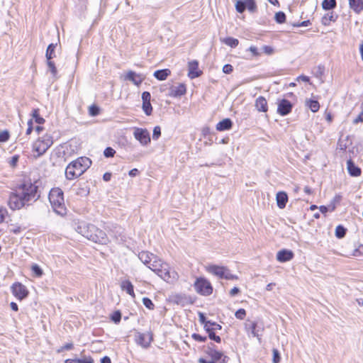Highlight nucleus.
I'll list each match as a JSON object with an SVG mask.
<instances>
[{
  "label": "nucleus",
  "instance_id": "f257e3e1",
  "mask_svg": "<svg viewBox=\"0 0 363 363\" xmlns=\"http://www.w3.org/2000/svg\"><path fill=\"white\" fill-rule=\"evenodd\" d=\"M38 186L30 182H25L18 186L17 190L11 192L8 200V206L12 211L20 210L30 202L36 201L40 198Z\"/></svg>",
  "mask_w": 363,
  "mask_h": 363
},
{
  "label": "nucleus",
  "instance_id": "f03ea898",
  "mask_svg": "<svg viewBox=\"0 0 363 363\" xmlns=\"http://www.w3.org/2000/svg\"><path fill=\"white\" fill-rule=\"evenodd\" d=\"M74 230L80 235L100 245H106L109 240L106 233L95 225L84 220H77L74 223Z\"/></svg>",
  "mask_w": 363,
  "mask_h": 363
},
{
  "label": "nucleus",
  "instance_id": "7ed1b4c3",
  "mask_svg": "<svg viewBox=\"0 0 363 363\" xmlns=\"http://www.w3.org/2000/svg\"><path fill=\"white\" fill-rule=\"evenodd\" d=\"M91 160L86 157H80L71 162L65 169V177L72 180L82 175L91 166Z\"/></svg>",
  "mask_w": 363,
  "mask_h": 363
},
{
  "label": "nucleus",
  "instance_id": "20e7f679",
  "mask_svg": "<svg viewBox=\"0 0 363 363\" xmlns=\"http://www.w3.org/2000/svg\"><path fill=\"white\" fill-rule=\"evenodd\" d=\"M48 199L53 211L58 215L64 216L67 213L65 204L63 191L58 188H52L49 193Z\"/></svg>",
  "mask_w": 363,
  "mask_h": 363
},
{
  "label": "nucleus",
  "instance_id": "39448f33",
  "mask_svg": "<svg viewBox=\"0 0 363 363\" xmlns=\"http://www.w3.org/2000/svg\"><path fill=\"white\" fill-rule=\"evenodd\" d=\"M195 291L202 296H209L213 292L211 284L205 278H197L194 284Z\"/></svg>",
  "mask_w": 363,
  "mask_h": 363
},
{
  "label": "nucleus",
  "instance_id": "423d86ee",
  "mask_svg": "<svg viewBox=\"0 0 363 363\" xmlns=\"http://www.w3.org/2000/svg\"><path fill=\"white\" fill-rule=\"evenodd\" d=\"M52 143V137L50 135L46 134L35 143L34 150L38 152L39 156L43 155Z\"/></svg>",
  "mask_w": 363,
  "mask_h": 363
},
{
  "label": "nucleus",
  "instance_id": "0eeeda50",
  "mask_svg": "<svg viewBox=\"0 0 363 363\" xmlns=\"http://www.w3.org/2000/svg\"><path fill=\"white\" fill-rule=\"evenodd\" d=\"M11 289L13 295L19 301L25 299L29 294V291L26 286L20 282L13 283Z\"/></svg>",
  "mask_w": 363,
  "mask_h": 363
},
{
  "label": "nucleus",
  "instance_id": "6e6552de",
  "mask_svg": "<svg viewBox=\"0 0 363 363\" xmlns=\"http://www.w3.org/2000/svg\"><path fill=\"white\" fill-rule=\"evenodd\" d=\"M133 135L140 143L145 146L150 143V133L145 128H135Z\"/></svg>",
  "mask_w": 363,
  "mask_h": 363
},
{
  "label": "nucleus",
  "instance_id": "1a4fd4ad",
  "mask_svg": "<svg viewBox=\"0 0 363 363\" xmlns=\"http://www.w3.org/2000/svg\"><path fill=\"white\" fill-rule=\"evenodd\" d=\"M277 105V113L283 116L291 113L293 108V104L286 99L279 100Z\"/></svg>",
  "mask_w": 363,
  "mask_h": 363
},
{
  "label": "nucleus",
  "instance_id": "9d476101",
  "mask_svg": "<svg viewBox=\"0 0 363 363\" xmlns=\"http://www.w3.org/2000/svg\"><path fill=\"white\" fill-rule=\"evenodd\" d=\"M152 340V336L150 333H138L135 336V341L138 345L143 348H148Z\"/></svg>",
  "mask_w": 363,
  "mask_h": 363
},
{
  "label": "nucleus",
  "instance_id": "9b49d317",
  "mask_svg": "<svg viewBox=\"0 0 363 363\" xmlns=\"http://www.w3.org/2000/svg\"><path fill=\"white\" fill-rule=\"evenodd\" d=\"M204 352L213 360L218 361L223 356V353L217 350L216 349V345L212 342L207 345Z\"/></svg>",
  "mask_w": 363,
  "mask_h": 363
},
{
  "label": "nucleus",
  "instance_id": "f8f14e48",
  "mask_svg": "<svg viewBox=\"0 0 363 363\" xmlns=\"http://www.w3.org/2000/svg\"><path fill=\"white\" fill-rule=\"evenodd\" d=\"M188 76L190 79H195L202 74V72L199 69V62L196 60H192L188 64Z\"/></svg>",
  "mask_w": 363,
  "mask_h": 363
},
{
  "label": "nucleus",
  "instance_id": "ddd939ff",
  "mask_svg": "<svg viewBox=\"0 0 363 363\" xmlns=\"http://www.w3.org/2000/svg\"><path fill=\"white\" fill-rule=\"evenodd\" d=\"M294 257V252L287 249H282L279 250L277 254V259L279 262H286L291 260Z\"/></svg>",
  "mask_w": 363,
  "mask_h": 363
},
{
  "label": "nucleus",
  "instance_id": "4468645a",
  "mask_svg": "<svg viewBox=\"0 0 363 363\" xmlns=\"http://www.w3.org/2000/svg\"><path fill=\"white\" fill-rule=\"evenodd\" d=\"M125 79L133 82L135 85L138 86L143 82L144 77L141 74H137L134 71L130 70L127 72L125 77Z\"/></svg>",
  "mask_w": 363,
  "mask_h": 363
},
{
  "label": "nucleus",
  "instance_id": "2eb2a0df",
  "mask_svg": "<svg viewBox=\"0 0 363 363\" xmlns=\"http://www.w3.org/2000/svg\"><path fill=\"white\" fill-rule=\"evenodd\" d=\"M347 169L351 177H357L362 174L361 168L357 166L352 159L347 161Z\"/></svg>",
  "mask_w": 363,
  "mask_h": 363
},
{
  "label": "nucleus",
  "instance_id": "dca6fc26",
  "mask_svg": "<svg viewBox=\"0 0 363 363\" xmlns=\"http://www.w3.org/2000/svg\"><path fill=\"white\" fill-rule=\"evenodd\" d=\"M156 274L166 281H169L170 279L172 278L169 265L167 263H164L163 266L159 269ZM172 274H173L172 277L174 278V274H176V273L172 272Z\"/></svg>",
  "mask_w": 363,
  "mask_h": 363
},
{
  "label": "nucleus",
  "instance_id": "f3484780",
  "mask_svg": "<svg viewBox=\"0 0 363 363\" xmlns=\"http://www.w3.org/2000/svg\"><path fill=\"white\" fill-rule=\"evenodd\" d=\"M186 89L184 84H179L178 86H172L169 89V95L172 97H179L186 94Z\"/></svg>",
  "mask_w": 363,
  "mask_h": 363
},
{
  "label": "nucleus",
  "instance_id": "a211bd4d",
  "mask_svg": "<svg viewBox=\"0 0 363 363\" xmlns=\"http://www.w3.org/2000/svg\"><path fill=\"white\" fill-rule=\"evenodd\" d=\"M155 256L154 254L147 251H142L138 254V258L147 267L150 264Z\"/></svg>",
  "mask_w": 363,
  "mask_h": 363
},
{
  "label": "nucleus",
  "instance_id": "6ab92c4d",
  "mask_svg": "<svg viewBox=\"0 0 363 363\" xmlns=\"http://www.w3.org/2000/svg\"><path fill=\"white\" fill-rule=\"evenodd\" d=\"M233 123L230 118H224L216 125V130L218 131H225L230 130L233 127Z\"/></svg>",
  "mask_w": 363,
  "mask_h": 363
},
{
  "label": "nucleus",
  "instance_id": "aec40b11",
  "mask_svg": "<svg viewBox=\"0 0 363 363\" xmlns=\"http://www.w3.org/2000/svg\"><path fill=\"white\" fill-rule=\"evenodd\" d=\"M276 200L277 206L279 208L283 209L285 208L286 203L288 201V195L284 191H279L277 194Z\"/></svg>",
  "mask_w": 363,
  "mask_h": 363
},
{
  "label": "nucleus",
  "instance_id": "412c9836",
  "mask_svg": "<svg viewBox=\"0 0 363 363\" xmlns=\"http://www.w3.org/2000/svg\"><path fill=\"white\" fill-rule=\"evenodd\" d=\"M225 267H220L213 264L208 267L207 271L209 273L218 277L220 279H223L225 272Z\"/></svg>",
  "mask_w": 363,
  "mask_h": 363
},
{
  "label": "nucleus",
  "instance_id": "4be33fe9",
  "mask_svg": "<svg viewBox=\"0 0 363 363\" xmlns=\"http://www.w3.org/2000/svg\"><path fill=\"white\" fill-rule=\"evenodd\" d=\"M255 107L259 112H267L268 110L267 101L266 99L262 96L255 100Z\"/></svg>",
  "mask_w": 363,
  "mask_h": 363
},
{
  "label": "nucleus",
  "instance_id": "5701e85b",
  "mask_svg": "<svg viewBox=\"0 0 363 363\" xmlns=\"http://www.w3.org/2000/svg\"><path fill=\"white\" fill-rule=\"evenodd\" d=\"M350 8L359 14L363 11V0H348Z\"/></svg>",
  "mask_w": 363,
  "mask_h": 363
},
{
  "label": "nucleus",
  "instance_id": "b1692460",
  "mask_svg": "<svg viewBox=\"0 0 363 363\" xmlns=\"http://www.w3.org/2000/svg\"><path fill=\"white\" fill-rule=\"evenodd\" d=\"M121 288L133 298H135L134 286L129 280L123 281L121 284Z\"/></svg>",
  "mask_w": 363,
  "mask_h": 363
},
{
  "label": "nucleus",
  "instance_id": "393cba45",
  "mask_svg": "<svg viewBox=\"0 0 363 363\" xmlns=\"http://www.w3.org/2000/svg\"><path fill=\"white\" fill-rule=\"evenodd\" d=\"M76 194L80 196H86L89 194V186L87 182L79 184Z\"/></svg>",
  "mask_w": 363,
  "mask_h": 363
},
{
  "label": "nucleus",
  "instance_id": "a878e982",
  "mask_svg": "<svg viewBox=\"0 0 363 363\" xmlns=\"http://www.w3.org/2000/svg\"><path fill=\"white\" fill-rule=\"evenodd\" d=\"M171 71L169 69H162L156 70L153 76L158 80L162 81L167 79V77L170 75Z\"/></svg>",
  "mask_w": 363,
  "mask_h": 363
},
{
  "label": "nucleus",
  "instance_id": "bb28decb",
  "mask_svg": "<svg viewBox=\"0 0 363 363\" xmlns=\"http://www.w3.org/2000/svg\"><path fill=\"white\" fill-rule=\"evenodd\" d=\"M164 262H162L160 259H159L157 256L152 259V262L150 265H147V267L150 269L154 272L157 273L160 267L163 266Z\"/></svg>",
  "mask_w": 363,
  "mask_h": 363
},
{
  "label": "nucleus",
  "instance_id": "cd10ccee",
  "mask_svg": "<svg viewBox=\"0 0 363 363\" xmlns=\"http://www.w3.org/2000/svg\"><path fill=\"white\" fill-rule=\"evenodd\" d=\"M57 46V43H50L46 50L45 57L47 60H51L52 59L56 57L55 54V48Z\"/></svg>",
  "mask_w": 363,
  "mask_h": 363
},
{
  "label": "nucleus",
  "instance_id": "c85d7f7f",
  "mask_svg": "<svg viewBox=\"0 0 363 363\" xmlns=\"http://www.w3.org/2000/svg\"><path fill=\"white\" fill-rule=\"evenodd\" d=\"M336 0H323L322 2V8L325 11H330L336 7Z\"/></svg>",
  "mask_w": 363,
  "mask_h": 363
},
{
  "label": "nucleus",
  "instance_id": "c756f323",
  "mask_svg": "<svg viewBox=\"0 0 363 363\" xmlns=\"http://www.w3.org/2000/svg\"><path fill=\"white\" fill-rule=\"evenodd\" d=\"M306 105L313 113L317 112L320 108V104L317 100L309 99L306 101Z\"/></svg>",
  "mask_w": 363,
  "mask_h": 363
},
{
  "label": "nucleus",
  "instance_id": "7c9ffc66",
  "mask_svg": "<svg viewBox=\"0 0 363 363\" xmlns=\"http://www.w3.org/2000/svg\"><path fill=\"white\" fill-rule=\"evenodd\" d=\"M31 116L33 118H34L35 123L38 124H43L45 121V120L40 116L38 108H34L32 111Z\"/></svg>",
  "mask_w": 363,
  "mask_h": 363
},
{
  "label": "nucleus",
  "instance_id": "2f4dec72",
  "mask_svg": "<svg viewBox=\"0 0 363 363\" xmlns=\"http://www.w3.org/2000/svg\"><path fill=\"white\" fill-rule=\"evenodd\" d=\"M347 233V228H345L343 225H339L335 228V236L339 238H343Z\"/></svg>",
  "mask_w": 363,
  "mask_h": 363
},
{
  "label": "nucleus",
  "instance_id": "473e14b6",
  "mask_svg": "<svg viewBox=\"0 0 363 363\" xmlns=\"http://www.w3.org/2000/svg\"><path fill=\"white\" fill-rule=\"evenodd\" d=\"M206 331L208 335L209 339H211V340H213L218 343H220L221 342L220 337L216 335V333L214 332L215 330H213V329H210V328H206Z\"/></svg>",
  "mask_w": 363,
  "mask_h": 363
},
{
  "label": "nucleus",
  "instance_id": "72a5a7b5",
  "mask_svg": "<svg viewBox=\"0 0 363 363\" xmlns=\"http://www.w3.org/2000/svg\"><path fill=\"white\" fill-rule=\"evenodd\" d=\"M223 42L230 46V48H235L238 45L239 41L238 39L233 37H228L223 40Z\"/></svg>",
  "mask_w": 363,
  "mask_h": 363
},
{
  "label": "nucleus",
  "instance_id": "f704fd0d",
  "mask_svg": "<svg viewBox=\"0 0 363 363\" xmlns=\"http://www.w3.org/2000/svg\"><path fill=\"white\" fill-rule=\"evenodd\" d=\"M245 9H248V11L251 13H254L257 10V5L255 0H245Z\"/></svg>",
  "mask_w": 363,
  "mask_h": 363
},
{
  "label": "nucleus",
  "instance_id": "c9c22d12",
  "mask_svg": "<svg viewBox=\"0 0 363 363\" xmlns=\"http://www.w3.org/2000/svg\"><path fill=\"white\" fill-rule=\"evenodd\" d=\"M286 14L283 11H279L275 13L274 19L277 23L281 24L286 21Z\"/></svg>",
  "mask_w": 363,
  "mask_h": 363
},
{
  "label": "nucleus",
  "instance_id": "e433bc0d",
  "mask_svg": "<svg viewBox=\"0 0 363 363\" xmlns=\"http://www.w3.org/2000/svg\"><path fill=\"white\" fill-rule=\"evenodd\" d=\"M142 108L147 116H150L152 113V106L150 101L143 102Z\"/></svg>",
  "mask_w": 363,
  "mask_h": 363
},
{
  "label": "nucleus",
  "instance_id": "4c0bfd02",
  "mask_svg": "<svg viewBox=\"0 0 363 363\" xmlns=\"http://www.w3.org/2000/svg\"><path fill=\"white\" fill-rule=\"evenodd\" d=\"M314 74L317 78H321L325 73V67L324 65H319L318 66L314 68Z\"/></svg>",
  "mask_w": 363,
  "mask_h": 363
},
{
  "label": "nucleus",
  "instance_id": "58836bf2",
  "mask_svg": "<svg viewBox=\"0 0 363 363\" xmlns=\"http://www.w3.org/2000/svg\"><path fill=\"white\" fill-rule=\"evenodd\" d=\"M100 113V108L96 105L92 104L89 107V114L91 116H96Z\"/></svg>",
  "mask_w": 363,
  "mask_h": 363
},
{
  "label": "nucleus",
  "instance_id": "ea45409f",
  "mask_svg": "<svg viewBox=\"0 0 363 363\" xmlns=\"http://www.w3.org/2000/svg\"><path fill=\"white\" fill-rule=\"evenodd\" d=\"M236 11L242 13L245 11V0H238L235 3Z\"/></svg>",
  "mask_w": 363,
  "mask_h": 363
},
{
  "label": "nucleus",
  "instance_id": "a19ab883",
  "mask_svg": "<svg viewBox=\"0 0 363 363\" xmlns=\"http://www.w3.org/2000/svg\"><path fill=\"white\" fill-rule=\"evenodd\" d=\"M31 270L33 273L35 274V276L37 277H40L43 274V269L37 264H33L31 266Z\"/></svg>",
  "mask_w": 363,
  "mask_h": 363
},
{
  "label": "nucleus",
  "instance_id": "79ce46f5",
  "mask_svg": "<svg viewBox=\"0 0 363 363\" xmlns=\"http://www.w3.org/2000/svg\"><path fill=\"white\" fill-rule=\"evenodd\" d=\"M199 322L203 325L205 330H206V328H210L208 326V324L211 320H208L206 319V317L203 313H201V312L199 313Z\"/></svg>",
  "mask_w": 363,
  "mask_h": 363
},
{
  "label": "nucleus",
  "instance_id": "37998d69",
  "mask_svg": "<svg viewBox=\"0 0 363 363\" xmlns=\"http://www.w3.org/2000/svg\"><path fill=\"white\" fill-rule=\"evenodd\" d=\"M336 19H337V16H335L333 13H327L323 18V24L327 25L330 21L335 22L336 21Z\"/></svg>",
  "mask_w": 363,
  "mask_h": 363
},
{
  "label": "nucleus",
  "instance_id": "c03bdc74",
  "mask_svg": "<svg viewBox=\"0 0 363 363\" xmlns=\"http://www.w3.org/2000/svg\"><path fill=\"white\" fill-rule=\"evenodd\" d=\"M116 154V150L111 147H107L104 151V155L106 158H110L114 157Z\"/></svg>",
  "mask_w": 363,
  "mask_h": 363
},
{
  "label": "nucleus",
  "instance_id": "a18cd8bd",
  "mask_svg": "<svg viewBox=\"0 0 363 363\" xmlns=\"http://www.w3.org/2000/svg\"><path fill=\"white\" fill-rule=\"evenodd\" d=\"M111 319L115 323H120L121 320V313L119 311H116L111 315Z\"/></svg>",
  "mask_w": 363,
  "mask_h": 363
},
{
  "label": "nucleus",
  "instance_id": "49530a36",
  "mask_svg": "<svg viewBox=\"0 0 363 363\" xmlns=\"http://www.w3.org/2000/svg\"><path fill=\"white\" fill-rule=\"evenodd\" d=\"M143 303L147 308L150 310H153L155 308V305L152 303V300L147 297H144L143 298Z\"/></svg>",
  "mask_w": 363,
  "mask_h": 363
},
{
  "label": "nucleus",
  "instance_id": "de8ad7c7",
  "mask_svg": "<svg viewBox=\"0 0 363 363\" xmlns=\"http://www.w3.org/2000/svg\"><path fill=\"white\" fill-rule=\"evenodd\" d=\"M223 279H225L227 280H234V279H238V277L236 275L232 274L230 273V270L227 267H225Z\"/></svg>",
  "mask_w": 363,
  "mask_h": 363
},
{
  "label": "nucleus",
  "instance_id": "09e8293b",
  "mask_svg": "<svg viewBox=\"0 0 363 363\" xmlns=\"http://www.w3.org/2000/svg\"><path fill=\"white\" fill-rule=\"evenodd\" d=\"M251 330H252V334L254 337H257L259 340V341L260 342L261 340V337H260V335L258 333V330L257 329V323H255V322H253L251 325Z\"/></svg>",
  "mask_w": 363,
  "mask_h": 363
},
{
  "label": "nucleus",
  "instance_id": "8fccbe9b",
  "mask_svg": "<svg viewBox=\"0 0 363 363\" xmlns=\"http://www.w3.org/2000/svg\"><path fill=\"white\" fill-rule=\"evenodd\" d=\"M47 65H48L49 69H50V72L52 73V74L54 77H55L57 73V68L55 67L54 62H52V60H47Z\"/></svg>",
  "mask_w": 363,
  "mask_h": 363
},
{
  "label": "nucleus",
  "instance_id": "3c124183",
  "mask_svg": "<svg viewBox=\"0 0 363 363\" xmlns=\"http://www.w3.org/2000/svg\"><path fill=\"white\" fill-rule=\"evenodd\" d=\"M10 134L8 130H3L0 132V143H5L9 140Z\"/></svg>",
  "mask_w": 363,
  "mask_h": 363
},
{
  "label": "nucleus",
  "instance_id": "603ef678",
  "mask_svg": "<svg viewBox=\"0 0 363 363\" xmlns=\"http://www.w3.org/2000/svg\"><path fill=\"white\" fill-rule=\"evenodd\" d=\"M273 353V358L272 362L273 363H279L281 360V356L279 354V352L277 349H273L272 350Z\"/></svg>",
  "mask_w": 363,
  "mask_h": 363
},
{
  "label": "nucleus",
  "instance_id": "864d4df0",
  "mask_svg": "<svg viewBox=\"0 0 363 363\" xmlns=\"http://www.w3.org/2000/svg\"><path fill=\"white\" fill-rule=\"evenodd\" d=\"M235 315L238 319L243 320L246 316V311L243 308H240L235 312Z\"/></svg>",
  "mask_w": 363,
  "mask_h": 363
},
{
  "label": "nucleus",
  "instance_id": "5fc2aeb1",
  "mask_svg": "<svg viewBox=\"0 0 363 363\" xmlns=\"http://www.w3.org/2000/svg\"><path fill=\"white\" fill-rule=\"evenodd\" d=\"M191 337L194 340L201 342H204L207 340V337L206 336H202L198 333H193Z\"/></svg>",
  "mask_w": 363,
  "mask_h": 363
},
{
  "label": "nucleus",
  "instance_id": "6e6d98bb",
  "mask_svg": "<svg viewBox=\"0 0 363 363\" xmlns=\"http://www.w3.org/2000/svg\"><path fill=\"white\" fill-rule=\"evenodd\" d=\"M161 135V128L160 126H155L153 129L152 139L157 140Z\"/></svg>",
  "mask_w": 363,
  "mask_h": 363
},
{
  "label": "nucleus",
  "instance_id": "4d7b16f0",
  "mask_svg": "<svg viewBox=\"0 0 363 363\" xmlns=\"http://www.w3.org/2000/svg\"><path fill=\"white\" fill-rule=\"evenodd\" d=\"M143 102H147L151 101V94L149 91H144L141 96Z\"/></svg>",
  "mask_w": 363,
  "mask_h": 363
},
{
  "label": "nucleus",
  "instance_id": "13d9d810",
  "mask_svg": "<svg viewBox=\"0 0 363 363\" xmlns=\"http://www.w3.org/2000/svg\"><path fill=\"white\" fill-rule=\"evenodd\" d=\"M185 298V296L182 294H177L174 296V301L177 304H179L182 303Z\"/></svg>",
  "mask_w": 363,
  "mask_h": 363
},
{
  "label": "nucleus",
  "instance_id": "bf43d9fd",
  "mask_svg": "<svg viewBox=\"0 0 363 363\" xmlns=\"http://www.w3.org/2000/svg\"><path fill=\"white\" fill-rule=\"evenodd\" d=\"M77 363H94V359L91 357L77 359Z\"/></svg>",
  "mask_w": 363,
  "mask_h": 363
},
{
  "label": "nucleus",
  "instance_id": "052dcab7",
  "mask_svg": "<svg viewBox=\"0 0 363 363\" xmlns=\"http://www.w3.org/2000/svg\"><path fill=\"white\" fill-rule=\"evenodd\" d=\"M208 326L210 327V329H213V330H221L222 328V326L220 324L211 320L210 321Z\"/></svg>",
  "mask_w": 363,
  "mask_h": 363
},
{
  "label": "nucleus",
  "instance_id": "680f3d73",
  "mask_svg": "<svg viewBox=\"0 0 363 363\" xmlns=\"http://www.w3.org/2000/svg\"><path fill=\"white\" fill-rule=\"evenodd\" d=\"M233 70V67L230 64H226L223 67V72L225 74H230Z\"/></svg>",
  "mask_w": 363,
  "mask_h": 363
},
{
  "label": "nucleus",
  "instance_id": "e2e57ef3",
  "mask_svg": "<svg viewBox=\"0 0 363 363\" xmlns=\"http://www.w3.org/2000/svg\"><path fill=\"white\" fill-rule=\"evenodd\" d=\"M33 119H30L28 121V128L26 130V135H30L32 131H33Z\"/></svg>",
  "mask_w": 363,
  "mask_h": 363
},
{
  "label": "nucleus",
  "instance_id": "0e129e2a",
  "mask_svg": "<svg viewBox=\"0 0 363 363\" xmlns=\"http://www.w3.org/2000/svg\"><path fill=\"white\" fill-rule=\"evenodd\" d=\"M7 211L6 208H0V223L4 222Z\"/></svg>",
  "mask_w": 363,
  "mask_h": 363
},
{
  "label": "nucleus",
  "instance_id": "69168bd1",
  "mask_svg": "<svg viewBox=\"0 0 363 363\" xmlns=\"http://www.w3.org/2000/svg\"><path fill=\"white\" fill-rule=\"evenodd\" d=\"M18 159H19V156L16 155H13L12 157H11V160L10 161V164L11 166L12 167H15L18 161Z\"/></svg>",
  "mask_w": 363,
  "mask_h": 363
},
{
  "label": "nucleus",
  "instance_id": "338daca9",
  "mask_svg": "<svg viewBox=\"0 0 363 363\" xmlns=\"http://www.w3.org/2000/svg\"><path fill=\"white\" fill-rule=\"evenodd\" d=\"M140 173L139 170L137 168L132 169L129 171L128 175L131 177H135L138 175Z\"/></svg>",
  "mask_w": 363,
  "mask_h": 363
},
{
  "label": "nucleus",
  "instance_id": "774afa93",
  "mask_svg": "<svg viewBox=\"0 0 363 363\" xmlns=\"http://www.w3.org/2000/svg\"><path fill=\"white\" fill-rule=\"evenodd\" d=\"M218 360H213V359H211V360H207L204 358H200L199 359V363H216Z\"/></svg>",
  "mask_w": 363,
  "mask_h": 363
}]
</instances>
